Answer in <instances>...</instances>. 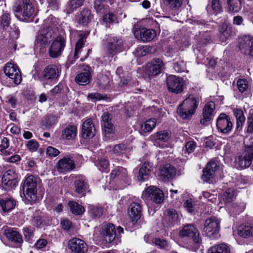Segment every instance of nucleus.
I'll return each instance as SVG.
<instances>
[{
	"label": "nucleus",
	"instance_id": "1",
	"mask_svg": "<svg viewBox=\"0 0 253 253\" xmlns=\"http://www.w3.org/2000/svg\"><path fill=\"white\" fill-rule=\"evenodd\" d=\"M55 18H48L44 20L43 24L38 31L36 36L35 48L42 47L48 45L51 41L56 30L57 25Z\"/></svg>",
	"mask_w": 253,
	"mask_h": 253
},
{
	"label": "nucleus",
	"instance_id": "2",
	"mask_svg": "<svg viewBox=\"0 0 253 253\" xmlns=\"http://www.w3.org/2000/svg\"><path fill=\"white\" fill-rule=\"evenodd\" d=\"M200 97L190 95L178 107L177 112L184 119H188L194 115L199 105Z\"/></svg>",
	"mask_w": 253,
	"mask_h": 253
},
{
	"label": "nucleus",
	"instance_id": "3",
	"mask_svg": "<svg viewBox=\"0 0 253 253\" xmlns=\"http://www.w3.org/2000/svg\"><path fill=\"white\" fill-rule=\"evenodd\" d=\"M15 16L21 21L29 19L34 12L30 0H16L13 8Z\"/></svg>",
	"mask_w": 253,
	"mask_h": 253
},
{
	"label": "nucleus",
	"instance_id": "4",
	"mask_svg": "<svg viewBox=\"0 0 253 253\" xmlns=\"http://www.w3.org/2000/svg\"><path fill=\"white\" fill-rule=\"evenodd\" d=\"M37 179L33 175H27L23 184L25 197L30 202H35L37 199Z\"/></svg>",
	"mask_w": 253,
	"mask_h": 253
},
{
	"label": "nucleus",
	"instance_id": "5",
	"mask_svg": "<svg viewBox=\"0 0 253 253\" xmlns=\"http://www.w3.org/2000/svg\"><path fill=\"white\" fill-rule=\"evenodd\" d=\"M11 18L9 13L4 12L0 16V29L8 33L9 36L13 39L18 38L20 31L15 25L10 26Z\"/></svg>",
	"mask_w": 253,
	"mask_h": 253
},
{
	"label": "nucleus",
	"instance_id": "6",
	"mask_svg": "<svg viewBox=\"0 0 253 253\" xmlns=\"http://www.w3.org/2000/svg\"><path fill=\"white\" fill-rule=\"evenodd\" d=\"M253 160V145H247L244 152L236 158L235 162L238 168L243 169L250 167Z\"/></svg>",
	"mask_w": 253,
	"mask_h": 253
},
{
	"label": "nucleus",
	"instance_id": "7",
	"mask_svg": "<svg viewBox=\"0 0 253 253\" xmlns=\"http://www.w3.org/2000/svg\"><path fill=\"white\" fill-rule=\"evenodd\" d=\"M164 63L161 58H154L150 62L148 63L145 70V75L149 78H153L159 75L164 67Z\"/></svg>",
	"mask_w": 253,
	"mask_h": 253
},
{
	"label": "nucleus",
	"instance_id": "8",
	"mask_svg": "<svg viewBox=\"0 0 253 253\" xmlns=\"http://www.w3.org/2000/svg\"><path fill=\"white\" fill-rule=\"evenodd\" d=\"M220 229V220L215 216L207 219L204 223L203 230V235L211 237L219 232Z\"/></svg>",
	"mask_w": 253,
	"mask_h": 253
},
{
	"label": "nucleus",
	"instance_id": "9",
	"mask_svg": "<svg viewBox=\"0 0 253 253\" xmlns=\"http://www.w3.org/2000/svg\"><path fill=\"white\" fill-rule=\"evenodd\" d=\"M66 45L65 38L61 36L57 37L51 43L48 53L50 57L55 58L60 56Z\"/></svg>",
	"mask_w": 253,
	"mask_h": 253
},
{
	"label": "nucleus",
	"instance_id": "10",
	"mask_svg": "<svg viewBox=\"0 0 253 253\" xmlns=\"http://www.w3.org/2000/svg\"><path fill=\"white\" fill-rule=\"evenodd\" d=\"M3 72L15 84L18 85L21 83L22 77L17 65L11 63H7L3 68Z\"/></svg>",
	"mask_w": 253,
	"mask_h": 253
},
{
	"label": "nucleus",
	"instance_id": "11",
	"mask_svg": "<svg viewBox=\"0 0 253 253\" xmlns=\"http://www.w3.org/2000/svg\"><path fill=\"white\" fill-rule=\"evenodd\" d=\"M184 82L182 78L174 75L169 76L167 79V86L168 90L176 94L182 92Z\"/></svg>",
	"mask_w": 253,
	"mask_h": 253
},
{
	"label": "nucleus",
	"instance_id": "12",
	"mask_svg": "<svg viewBox=\"0 0 253 253\" xmlns=\"http://www.w3.org/2000/svg\"><path fill=\"white\" fill-rule=\"evenodd\" d=\"M179 235L182 237H190L195 243L199 245L201 242L200 233L198 229L192 224H187L184 225L180 231Z\"/></svg>",
	"mask_w": 253,
	"mask_h": 253
},
{
	"label": "nucleus",
	"instance_id": "13",
	"mask_svg": "<svg viewBox=\"0 0 253 253\" xmlns=\"http://www.w3.org/2000/svg\"><path fill=\"white\" fill-rule=\"evenodd\" d=\"M135 37L143 42L152 41L156 36V32L152 29L146 28H136L134 31Z\"/></svg>",
	"mask_w": 253,
	"mask_h": 253
},
{
	"label": "nucleus",
	"instance_id": "14",
	"mask_svg": "<svg viewBox=\"0 0 253 253\" xmlns=\"http://www.w3.org/2000/svg\"><path fill=\"white\" fill-rule=\"evenodd\" d=\"M79 37L80 39L76 43L74 50L71 51L69 55L68 61L70 64H73L80 57L86 35L85 34H81L79 35Z\"/></svg>",
	"mask_w": 253,
	"mask_h": 253
},
{
	"label": "nucleus",
	"instance_id": "15",
	"mask_svg": "<svg viewBox=\"0 0 253 253\" xmlns=\"http://www.w3.org/2000/svg\"><path fill=\"white\" fill-rule=\"evenodd\" d=\"M216 126L218 130L223 133L230 131L233 125L229 116L224 113L220 114L216 120Z\"/></svg>",
	"mask_w": 253,
	"mask_h": 253
},
{
	"label": "nucleus",
	"instance_id": "16",
	"mask_svg": "<svg viewBox=\"0 0 253 253\" xmlns=\"http://www.w3.org/2000/svg\"><path fill=\"white\" fill-rule=\"evenodd\" d=\"M3 234L9 242L14 243L17 246H20L23 242L21 234L16 228L4 227Z\"/></svg>",
	"mask_w": 253,
	"mask_h": 253
},
{
	"label": "nucleus",
	"instance_id": "17",
	"mask_svg": "<svg viewBox=\"0 0 253 253\" xmlns=\"http://www.w3.org/2000/svg\"><path fill=\"white\" fill-rule=\"evenodd\" d=\"M239 47L242 53L253 57V37L245 35L241 38Z\"/></svg>",
	"mask_w": 253,
	"mask_h": 253
},
{
	"label": "nucleus",
	"instance_id": "18",
	"mask_svg": "<svg viewBox=\"0 0 253 253\" xmlns=\"http://www.w3.org/2000/svg\"><path fill=\"white\" fill-rule=\"evenodd\" d=\"M68 247L72 253H86L87 251L86 244L82 239L73 238L70 240Z\"/></svg>",
	"mask_w": 253,
	"mask_h": 253
},
{
	"label": "nucleus",
	"instance_id": "19",
	"mask_svg": "<svg viewBox=\"0 0 253 253\" xmlns=\"http://www.w3.org/2000/svg\"><path fill=\"white\" fill-rule=\"evenodd\" d=\"M56 167L59 172H68L75 168V161L70 156L67 155L58 161Z\"/></svg>",
	"mask_w": 253,
	"mask_h": 253
},
{
	"label": "nucleus",
	"instance_id": "20",
	"mask_svg": "<svg viewBox=\"0 0 253 253\" xmlns=\"http://www.w3.org/2000/svg\"><path fill=\"white\" fill-rule=\"evenodd\" d=\"M218 166L213 161H210L208 163L203 170L202 179L206 182L211 183L214 177V173L217 169Z\"/></svg>",
	"mask_w": 253,
	"mask_h": 253
},
{
	"label": "nucleus",
	"instance_id": "21",
	"mask_svg": "<svg viewBox=\"0 0 253 253\" xmlns=\"http://www.w3.org/2000/svg\"><path fill=\"white\" fill-rule=\"evenodd\" d=\"M215 104L212 101L207 103L203 109L202 116L200 120V123L202 125H205L207 122L212 119L214 116V110Z\"/></svg>",
	"mask_w": 253,
	"mask_h": 253
},
{
	"label": "nucleus",
	"instance_id": "22",
	"mask_svg": "<svg viewBox=\"0 0 253 253\" xmlns=\"http://www.w3.org/2000/svg\"><path fill=\"white\" fill-rule=\"evenodd\" d=\"M176 174L175 168L169 164H167L161 167L158 175V179L166 181L172 178Z\"/></svg>",
	"mask_w": 253,
	"mask_h": 253
},
{
	"label": "nucleus",
	"instance_id": "23",
	"mask_svg": "<svg viewBox=\"0 0 253 253\" xmlns=\"http://www.w3.org/2000/svg\"><path fill=\"white\" fill-rule=\"evenodd\" d=\"M146 193L151 200L157 204L162 203L164 200V194L162 190L155 186H150L146 190Z\"/></svg>",
	"mask_w": 253,
	"mask_h": 253
},
{
	"label": "nucleus",
	"instance_id": "24",
	"mask_svg": "<svg viewBox=\"0 0 253 253\" xmlns=\"http://www.w3.org/2000/svg\"><path fill=\"white\" fill-rule=\"evenodd\" d=\"M141 204L138 202L131 203L128 208V215L133 222H136L142 215Z\"/></svg>",
	"mask_w": 253,
	"mask_h": 253
},
{
	"label": "nucleus",
	"instance_id": "25",
	"mask_svg": "<svg viewBox=\"0 0 253 253\" xmlns=\"http://www.w3.org/2000/svg\"><path fill=\"white\" fill-rule=\"evenodd\" d=\"M95 132V129L92 121L91 119H88L83 124L82 136L84 139L91 138L94 136Z\"/></svg>",
	"mask_w": 253,
	"mask_h": 253
},
{
	"label": "nucleus",
	"instance_id": "26",
	"mask_svg": "<svg viewBox=\"0 0 253 253\" xmlns=\"http://www.w3.org/2000/svg\"><path fill=\"white\" fill-rule=\"evenodd\" d=\"M122 46L123 44L121 39L116 37L110 38L107 46L108 53L113 56L121 50Z\"/></svg>",
	"mask_w": 253,
	"mask_h": 253
},
{
	"label": "nucleus",
	"instance_id": "27",
	"mask_svg": "<svg viewBox=\"0 0 253 253\" xmlns=\"http://www.w3.org/2000/svg\"><path fill=\"white\" fill-rule=\"evenodd\" d=\"M42 75L45 80H54L56 79L59 75V72L57 67L53 65H48L43 70Z\"/></svg>",
	"mask_w": 253,
	"mask_h": 253
},
{
	"label": "nucleus",
	"instance_id": "28",
	"mask_svg": "<svg viewBox=\"0 0 253 253\" xmlns=\"http://www.w3.org/2000/svg\"><path fill=\"white\" fill-rule=\"evenodd\" d=\"M153 170L152 165L148 162H144L139 169L137 179L144 181L148 179Z\"/></svg>",
	"mask_w": 253,
	"mask_h": 253
},
{
	"label": "nucleus",
	"instance_id": "29",
	"mask_svg": "<svg viewBox=\"0 0 253 253\" xmlns=\"http://www.w3.org/2000/svg\"><path fill=\"white\" fill-rule=\"evenodd\" d=\"M116 233V231L114 225L111 223H108L104 226L102 234L104 240L107 242L111 243L115 239Z\"/></svg>",
	"mask_w": 253,
	"mask_h": 253
},
{
	"label": "nucleus",
	"instance_id": "30",
	"mask_svg": "<svg viewBox=\"0 0 253 253\" xmlns=\"http://www.w3.org/2000/svg\"><path fill=\"white\" fill-rule=\"evenodd\" d=\"M91 11L87 8H84L77 16L78 23L83 25H86L93 19Z\"/></svg>",
	"mask_w": 253,
	"mask_h": 253
},
{
	"label": "nucleus",
	"instance_id": "31",
	"mask_svg": "<svg viewBox=\"0 0 253 253\" xmlns=\"http://www.w3.org/2000/svg\"><path fill=\"white\" fill-rule=\"evenodd\" d=\"M75 192L81 194L82 196L85 195L86 192H90L89 185L87 182L82 179H78L74 182Z\"/></svg>",
	"mask_w": 253,
	"mask_h": 253
},
{
	"label": "nucleus",
	"instance_id": "32",
	"mask_svg": "<svg viewBox=\"0 0 253 253\" xmlns=\"http://www.w3.org/2000/svg\"><path fill=\"white\" fill-rule=\"evenodd\" d=\"M91 79V76L88 67L87 69H85L84 71L78 74L75 78L77 84L82 85H85L89 84Z\"/></svg>",
	"mask_w": 253,
	"mask_h": 253
},
{
	"label": "nucleus",
	"instance_id": "33",
	"mask_svg": "<svg viewBox=\"0 0 253 253\" xmlns=\"http://www.w3.org/2000/svg\"><path fill=\"white\" fill-rule=\"evenodd\" d=\"M219 32L220 41L222 42H225L231 35V27L227 23H224L219 27Z\"/></svg>",
	"mask_w": 253,
	"mask_h": 253
},
{
	"label": "nucleus",
	"instance_id": "34",
	"mask_svg": "<svg viewBox=\"0 0 253 253\" xmlns=\"http://www.w3.org/2000/svg\"><path fill=\"white\" fill-rule=\"evenodd\" d=\"M171 136L170 132L167 130H161L155 133L152 136L155 145L160 146L159 141L166 142Z\"/></svg>",
	"mask_w": 253,
	"mask_h": 253
},
{
	"label": "nucleus",
	"instance_id": "35",
	"mask_svg": "<svg viewBox=\"0 0 253 253\" xmlns=\"http://www.w3.org/2000/svg\"><path fill=\"white\" fill-rule=\"evenodd\" d=\"M16 201L12 198L0 199V206L3 212H8L16 206Z\"/></svg>",
	"mask_w": 253,
	"mask_h": 253
},
{
	"label": "nucleus",
	"instance_id": "36",
	"mask_svg": "<svg viewBox=\"0 0 253 253\" xmlns=\"http://www.w3.org/2000/svg\"><path fill=\"white\" fill-rule=\"evenodd\" d=\"M108 152L115 156H121L126 151V146L124 143H120L114 146H109L107 148Z\"/></svg>",
	"mask_w": 253,
	"mask_h": 253
},
{
	"label": "nucleus",
	"instance_id": "37",
	"mask_svg": "<svg viewBox=\"0 0 253 253\" xmlns=\"http://www.w3.org/2000/svg\"><path fill=\"white\" fill-rule=\"evenodd\" d=\"M238 234L243 238L253 236V225H243L239 227Z\"/></svg>",
	"mask_w": 253,
	"mask_h": 253
},
{
	"label": "nucleus",
	"instance_id": "38",
	"mask_svg": "<svg viewBox=\"0 0 253 253\" xmlns=\"http://www.w3.org/2000/svg\"><path fill=\"white\" fill-rule=\"evenodd\" d=\"M111 178H118L124 180L127 177V171L126 169L123 167H118L112 170L110 174Z\"/></svg>",
	"mask_w": 253,
	"mask_h": 253
},
{
	"label": "nucleus",
	"instance_id": "39",
	"mask_svg": "<svg viewBox=\"0 0 253 253\" xmlns=\"http://www.w3.org/2000/svg\"><path fill=\"white\" fill-rule=\"evenodd\" d=\"M77 133V127L75 126H68L64 130L62 136L66 139H74Z\"/></svg>",
	"mask_w": 253,
	"mask_h": 253
},
{
	"label": "nucleus",
	"instance_id": "40",
	"mask_svg": "<svg viewBox=\"0 0 253 253\" xmlns=\"http://www.w3.org/2000/svg\"><path fill=\"white\" fill-rule=\"evenodd\" d=\"M102 126L106 137L111 138L115 132V127L112 122L102 123Z\"/></svg>",
	"mask_w": 253,
	"mask_h": 253
},
{
	"label": "nucleus",
	"instance_id": "41",
	"mask_svg": "<svg viewBox=\"0 0 253 253\" xmlns=\"http://www.w3.org/2000/svg\"><path fill=\"white\" fill-rule=\"evenodd\" d=\"M208 253H230V249L226 244H222L211 247Z\"/></svg>",
	"mask_w": 253,
	"mask_h": 253
},
{
	"label": "nucleus",
	"instance_id": "42",
	"mask_svg": "<svg viewBox=\"0 0 253 253\" xmlns=\"http://www.w3.org/2000/svg\"><path fill=\"white\" fill-rule=\"evenodd\" d=\"M104 209L100 206L89 205L88 212L93 218H99L103 214Z\"/></svg>",
	"mask_w": 253,
	"mask_h": 253
},
{
	"label": "nucleus",
	"instance_id": "43",
	"mask_svg": "<svg viewBox=\"0 0 253 253\" xmlns=\"http://www.w3.org/2000/svg\"><path fill=\"white\" fill-rule=\"evenodd\" d=\"M68 205L70 210L75 215H81L85 211L84 208L78 203L74 201H69Z\"/></svg>",
	"mask_w": 253,
	"mask_h": 253
},
{
	"label": "nucleus",
	"instance_id": "44",
	"mask_svg": "<svg viewBox=\"0 0 253 253\" xmlns=\"http://www.w3.org/2000/svg\"><path fill=\"white\" fill-rule=\"evenodd\" d=\"M156 120L151 119L144 122L141 126V131L144 133L151 131L156 126Z\"/></svg>",
	"mask_w": 253,
	"mask_h": 253
},
{
	"label": "nucleus",
	"instance_id": "45",
	"mask_svg": "<svg viewBox=\"0 0 253 253\" xmlns=\"http://www.w3.org/2000/svg\"><path fill=\"white\" fill-rule=\"evenodd\" d=\"M234 114L236 118L237 127H242L245 121V117L244 115L243 110L241 109H234Z\"/></svg>",
	"mask_w": 253,
	"mask_h": 253
},
{
	"label": "nucleus",
	"instance_id": "46",
	"mask_svg": "<svg viewBox=\"0 0 253 253\" xmlns=\"http://www.w3.org/2000/svg\"><path fill=\"white\" fill-rule=\"evenodd\" d=\"M228 9L231 12H238L241 9L240 0H228Z\"/></svg>",
	"mask_w": 253,
	"mask_h": 253
},
{
	"label": "nucleus",
	"instance_id": "47",
	"mask_svg": "<svg viewBox=\"0 0 253 253\" xmlns=\"http://www.w3.org/2000/svg\"><path fill=\"white\" fill-rule=\"evenodd\" d=\"M165 214L171 224H175L178 221V214L174 209H168L165 211Z\"/></svg>",
	"mask_w": 253,
	"mask_h": 253
},
{
	"label": "nucleus",
	"instance_id": "48",
	"mask_svg": "<svg viewBox=\"0 0 253 253\" xmlns=\"http://www.w3.org/2000/svg\"><path fill=\"white\" fill-rule=\"evenodd\" d=\"M164 2L170 9L177 10L182 6L183 0H164Z\"/></svg>",
	"mask_w": 253,
	"mask_h": 253
},
{
	"label": "nucleus",
	"instance_id": "49",
	"mask_svg": "<svg viewBox=\"0 0 253 253\" xmlns=\"http://www.w3.org/2000/svg\"><path fill=\"white\" fill-rule=\"evenodd\" d=\"M235 197V192L234 189L229 188L227 189L221 197L225 203H229L232 201Z\"/></svg>",
	"mask_w": 253,
	"mask_h": 253
},
{
	"label": "nucleus",
	"instance_id": "50",
	"mask_svg": "<svg viewBox=\"0 0 253 253\" xmlns=\"http://www.w3.org/2000/svg\"><path fill=\"white\" fill-rule=\"evenodd\" d=\"M9 173L7 172L5 173L2 178V183L3 185L7 186L8 188H12L16 186V183L14 179L9 178Z\"/></svg>",
	"mask_w": 253,
	"mask_h": 253
},
{
	"label": "nucleus",
	"instance_id": "51",
	"mask_svg": "<svg viewBox=\"0 0 253 253\" xmlns=\"http://www.w3.org/2000/svg\"><path fill=\"white\" fill-rule=\"evenodd\" d=\"M173 69L177 73L188 72L186 63L183 60H179L174 63Z\"/></svg>",
	"mask_w": 253,
	"mask_h": 253
},
{
	"label": "nucleus",
	"instance_id": "52",
	"mask_svg": "<svg viewBox=\"0 0 253 253\" xmlns=\"http://www.w3.org/2000/svg\"><path fill=\"white\" fill-rule=\"evenodd\" d=\"M95 165L100 171H103L107 169L109 166V161L104 158L99 159L95 163Z\"/></svg>",
	"mask_w": 253,
	"mask_h": 253
},
{
	"label": "nucleus",
	"instance_id": "53",
	"mask_svg": "<svg viewBox=\"0 0 253 253\" xmlns=\"http://www.w3.org/2000/svg\"><path fill=\"white\" fill-rule=\"evenodd\" d=\"M97 80L98 85L103 87L108 86L110 82L108 77L102 74H100L97 76Z\"/></svg>",
	"mask_w": 253,
	"mask_h": 253
},
{
	"label": "nucleus",
	"instance_id": "54",
	"mask_svg": "<svg viewBox=\"0 0 253 253\" xmlns=\"http://www.w3.org/2000/svg\"><path fill=\"white\" fill-rule=\"evenodd\" d=\"M103 20L106 23H117L119 22V19L117 16L112 13L105 14L103 16Z\"/></svg>",
	"mask_w": 253,
	"mask_h": 253
},
{
	"label": "nucleus",
	"instance_id": "55",
	"mask_svg": "<svg viewBox=\"0 0 253 253\" xmlns=\"http://www.w3.org/2000/svg\"><path fill=\"white\" fill-rule=\"evenodd\" d=\"M6 102L12 108H15L18 103V100L16 95L11 94L6 97Z\"/></svg>",
	"mask_w": 253,
	"mask_h": 253
},
{
	"label": "nucleus",
	"instance_id": "56",
	"mask_svg": "<svg viewBox=\"0 0 253 253\" xmlns=\"http://www.w3.org/2000/svg\"><path fill=\"white\" fill-rule=\"evenodd\" d=\"M84 0H70L69 2L70 10L71 12L77 9L84 4Z\"/></svg>",
	"mask_w": 253,
	"mask_h": 253
},
{
	"label": "nucleus",
	"instance_id": "57",
	"mask_svg": "<svg viewBox=\"0 0 253 253\" xmlns=\"http://www.w3.org/2000/svg\"><path fill=\"white\" fill-rule=\"evenodd\" d=\"M26 145L27 148L32 152L37 151L39 147V143L34 139L27 141Z\"/></svg>",
	"mask_w": 253,
	"mask_h": 253
},
{
	"label": "nucleus",
	"instance_id": "58",
	"mask_svg": "<svg viewBox=\"0 0 253 253\" xmlns=\"http://www.w3.org/2000/svg\"><path fill=\"white\" fill-rule=\"evenodd\" d=\"M237 84L238 88L241 92H244L248 87L247 82L245 79L238 80Z\"/></svg>",
	"mask_w": 253,
	"mask_h": 253
},
{
	"label": "nucleus",
	"instance_id": "59",
	"mask_svg": "<svg viewBox=\"0 0 253 253\" xmlns=\"http://www.w3.org/2000/svg\"><path fill=\"white\" fill-rule=\"evenodd\" d=\"M60 153L59 150L52 146L47 147L46 150V155L50 157H55L58 156Z\"/></svg>",
	"mask_w": 253,
	"mask_h": 253
},
{
	"label": "nucleus",
	"instance_id": "60",
	"mask_svg": "<svg viewBox=\"0 0 253 253\" xmlns=\"http://www.w3.org/2000/svg\"><path fill=\"white\" fill-rule=\"evenodd\" d=\"M60 225L62 228L67 231H69L72 227V222L66 218H63L61 220Z\"/></svg>",
	"mask_w": 253,
	"mask_h": 253
},
{
	"label": "nucleus",
	"instance_id": "61",
	"mask_svg": "<svg viewBox=\"0 0 253 253\" xmlns=\"http://www.w3.org/2000/svg\"><path fill=\"white\" fill-rule=\"evenodd\" d=\"M247 124V132L249 133L253 134V112L250 114L248 117Z\"/></svg>",
	"mask_w": 253,
	"mask_h": 253
},
{
	"label": "nucleus",
	"instance_id": "62",
	"mask_svg": "<svg viewBox=\"0 0 253 253\" xmlns=\"http://www.w3.org/2000/svg\"><path fill=\"white\" fill-rule=\"evenodd\" d=\"M196 146L197 144L194 141H189L185 145L186 151L189 154L194 152Z\"/></svg>",
	"mask_w": 253,
	"mask_h": 253
},
{
	"label": "nucleus",
	"instance_id": "63",
	"mask_svg": "<svg viewBox=\"0 0 253 253\" xmlns=\"http://www.w3.org/2000/svg\"><path fill=\"white\" fill-rule=\"evenodd\" d=\"M211 6L214 12L218 13L222 11V7L219 2V0H212Z\"/></svg>",
	"mask_w": 253,
	"mask_h": 253
},
{
	"label": "nucleus",
	"instance_id": "64",
	"mask_svg": "<svg viewBox=\"0 0 253 253\" xmlns=\"http://www.w3.org/2000/svg\"><path fill=\"white\" fill-rule=\"evenodd\" d=\"M23 232L25 238L28 240L34 236V229L31 227H25L23 228Z\"/></svg>",
	"mask_w": 253,
	"mask_h": 253
}]
</instances>
